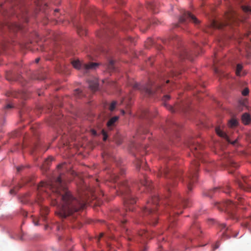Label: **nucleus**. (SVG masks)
<instances>
[{"instance_id": "obj_1", "label": "nucleus", "mask_w": 251, "mask_h": 251, "mask_svg": "<svg viewBox=\"0 0 251 251\" xmlns=\"http://www.w3.org/2000/svg\"><path fill=\"white\" fill-rule=\"evenodd\" d=\"M65 181L62 175L55 180L49 182H41L38 186L39 193L45 191V195L48 192L44 189H48L51 191L50 196L51 204L58 206L56 214L61 218L73 215L84 208L86 200L85 199H78L75 197L66 186Z\"/></svg>"}, {"instance_id": "obj_2", "label": "nucleus", "mask_w": 251, "mask_h": 251, "mask_svg": "<svg viewBox=\"0 0 251 251\" xmlns=\"http://www.w3.org/2000/svg\"><path fill=\"white\" fill-rule=\"evenodd\" d=\"M200 163L198 161H194L191 164L188 174L185 177H181L182 172L180 170L170 169L167 167L163 170V173L165 176L170 175L171 177L170 181L167 186L169 193L171 192V188L174 185H176V182L174 180L175 178L181 179L183 183L187 185L188 191L192 190L193 185L196 182L198 178V168Z\"/></svg>"}, {"instance_id": "obj_3", "label": "nucleus", "mask_w": 251, "mask_h": 251, "mask_svg": "<svg viewBox=\"0 0 251 251\" xmlns=\"http://www.w3.org/2000/svg\"><path fill=\"white\" fill-rule=\"evenodd\" d=\"M241 10L244 15L239 14L232 8H230L225 14V21L219 22L212 21L211 25L213 28L222 29L226 25H231L238 21H242L251 15V7L248 5H242Z\"/></svg>"}, {"instance_id": "obj_4", "label": "nucleus", "mask_w": 251, "mask_h": 251, "mask_svg": "<svg viewBox=\"0 0 251 251\" xmlns=\"http://www.w3.org/2000/svg\"><path fill=\"white\" fill-rule=\"evenodd\" d=\"M14 7L9 11V14H15L17 18H21L25 22H27V10L25 4L20 0L15 2Z\"/></svg>"}, {"instance_id": "obj_5", "label": "nucleus", "mask_w": 251, "mask_h": 251, "mask_svg": "<svg viewBox=\"0 0 251 251\" xmlns=\"http://www.w3.org/2000/svg\"><path fill=\"white\" fill-rule=\"evenodd\" d=\"M210 221L214 222V224L217 225L221 231H223L222 238L225 239H229L231 237H236L238 233L232 235V230L229 227L226 226L224 223H220L219 222L215 221L214 219H211Z\"/></svg>"}, {"instance_id": "obj_6", "label": "nucleus", "mask_w": 251, "mask_h": 251, "mask_svg": "<svg viewBox=\"0 0 251 251\" xmlns=\"http://www.w3.org/2000/svg\"><path fill=\"white\" fill-rule=\"evenodd\" d=\"M192 22L198 25L200 24V21L193 15L188 11L183 10L181 12V16L179 19V24H186L188 22Z\"/></svg>"}, {"instance_id": "obj_7", "label": "nucleus", "mask_w": 251, "mask_h": 251, "mask_svg": "<svg viewBox=\"0 0 251 251\" xmlns=\"http://www.w3.org/2000/svg\"><path fill=\"white\" fill-rule=\"evenodd\" d=\"M72 64L75 68L82 70L86 73L89 70L95 69L99 65V64L97 63H81L78 60L72 61Z\"/></svg>"}, {"instance_id": "obj_8", "label": "nucleus", "mask_w": 251, "mask_h": 251, "mask_svg": "<svg viewBox=\"0 0 251 251\" xmlns=\"http://www.w3.org/2000/svg\"><path fill=\"white\" fill-rule=\"evenodd\" d=\"M187 145L190 148L194 155L199 160L201 159V152L198 151L201 150L203 149V146L196 142L193 138H190L187 141Z\"/></svg>"}, {"instance_id": "obj_9", "label": "nucleus", "mask_w": 251, "mask_h": 251, "mask_svg": "<svg viewBox=\"0 0 251 251\" xmlns=\"http://www.w3.org/2000/svg\"><path fill=\"white\" fill-rule=\"evenodd\" d=\"M189 200L187 199H182L179 198L177 200H175L171 203V205L174 209V213L175 214L179 215L182 213V211H176V210H179L181 207H186L189 206Z\"/></svg>"}, {"instance_id": "obj_10", "label": "nucleus", "mask_w": 251, "mask_h": 251, "mask_svg": "<svg viewBox=\"0 0 251 251\" xmlns=\"http://www.w3.org/2000/svg\"><path fill=\"white\" fill-rule=\"evenodd\" d=\"M160 198L157 196H154L152 198L151 201L147 202V206L144 209L142 207V212L145 211L149 212V213H152L154 214L156 212V207L159 203Z\"/></svg>"}, {"instance_id": "obj_11", "label": "nucleus", "mask_w": 251, "mask_h": 251, "mask_svg": "<svg viewBox=\"0 0 251 251\" xmlns=\"http://www.w3.org/2000/svg\"><path fill=\"white\" fill-rule=\"evenodd\" d=\"M124 205L126 208L129 211H133L134 204L136 202V199L132 194L126 193L124 196Z\"/></svg>"}, {"instance_id": "obj_12", "label": "nucleus", "mask_w": 251, "mask_h": 251, "mask_svg": "<svg viewBox=\"0 0 251 251\" xmlns=\"http://www.w3.org/2000/svg\"><path fill=\"white\" fill-rule=\"evenodd\" d=\"M237 205L236 202H233L230 201H226L225 202L218 203V208L221 210H225L228 213H231Z\"/></svg>"}, {"instance_id": "obj_13", "label": "nucleus", "mask_w": 251, "mask_h": 251, "mask_svg": "<svg viewBox=\"0 0 251 251\" xmlns=\"http://www.w3.org/2000/svg\"><path fill=\"white\" fill-rule=\"evenodd\" d=\"M238 185L241 189L244 190L251 191V181L248 180L246 176L243 177L242 180L239 181Z\"/></svg>"}, {"instance_id": "obj_14", "label": "nucleus", "mask_w": 251, "mask_h": 251, "mask_svg": "<svg viewBox=\"0 0 251 251\" xmlns=\"http://www.w3.org/2000/svg\"><path fill=\"white\" fill-rule=\"evenodd\" d=\"M7 97H12L17 98H21L26 99L27 98V95L25 92L20 91L17 92L15 91H10L6 93Z\"/></svg>"}, {"instance_id": "obj_15", "label": "nucleus", "mask_w": 251, "mask_h": 251, "mask_svg": "<svg viewBox=\"0 0 251 251\" xmlns=\"http://www.w3.org/2000/svg\"><path fill=\"white\" fill-rule=\"evenodd\" d=\"M160 89H161L160 86H157L156 85H151L148 88L144 89L142 88V92L144 91L149 95H152L157 93L158 91H160Z\"/></svg>"}, {"instance_id": "obj_16", "label": "nucleus", "mask_w": 251, "mask_h": 251, "mask_svg": "<svg viewBox=\"0 0 251 251\" xmlns=\"http://www.w3.org/2000/svg\"><path fill=\"white\" fill-rule=\"evenodd\" d=\"M6 28L8 29L10 31L15 32L17 31L21 30L23 28L22 26L17 23H8L6 25Z\"/></svg>"}, {"instance_id": "obj_17", "label": "nucleus", "mask_w": 251, "mask_h": 251, "mask_svg": "<svg viewBox=\"0 0 251 251\" xmlns=\"http://www.w3.org/2000/svg\"><path fill=\"white\" fill-rule=\"evenodd\" d=\"M215 131L216 132V133L220 137H223L225 139H226V140L229 143L232 144V145H235L236 143V140H235L233 142H231L229 137H228V136L226 135V133H225L224 132H223V131H222L221 130V129L219 127H216V128H215Z\"/></svg>"}, {"instance_id": "obj_18", "label": "nucleus", "mask_w": 251, "mask_h": 251, "mask_svg": "<svg viewBox=\"0 0 251 251\" xmlns=\"http://www.w3.org/2000/svg\"><path fill=\"white\" fill-rule=\"evenodd\" d=\"M88 84L90 88L94 91H96L98 89V80L97 78H94L88 80Z\"/></svg>"}, {"instance_id": "obj_19", "label": "nucleus", "mask_w": 251, "mask_h": 251, "mask_svg": "<svg viewBox=\"0 0 251 251\" xmlns=\"http://www.w3.org/2000/svg\"><path fill=\"white\" fill-rule=\"evenodd\" d=\"M119 119L118 116H114L110 118L107 123V126L109 129H111L115 126L116 123Z\"/></svg>"}, {"instance_id": "obj_20", "label": "nucleus", "mask_w": 251, "mask_h": 251, "mask_svg": "<svg viewBox=\"0 0 251 251\" xmlns=\"http://www.w3.org/2000/svg\"><path fill=\"white\" fill-rule=\"evenodd\" d=\"M147 8L151 10L154 13L158 12L157 4L154 2H148L147 3Z\"/></svg>"}, {"instance_id": "obj_21", "label": "nucleus", "mask_w": 251, "mask_h": 251, "mask_svg": "<svg viewBox=\"0 0 251 251\" xmlns=\"http://www.w3.org/2000/svg\"><path fill=\"white\" fill-rule=\"evenodd\" d=\"M219 190V188H214L212 190H209L204 191L203 192V195L204 196L211 198L213 196L214 194L218 191Z\"/></svg>"}, {"instance_id": "obj_22", "label": "nucleus", "mask_w": 251, "mask_h": 251, "mask_svg": "<svg viewBox=\"0 0 251 251\" xmlns=\"http://www.w3.org/2000/svg\"><path fill=\"white\" fill-rule=\"evenodd\" d=\"M200 229V225L197 223H194L193 225L191 227V232L195 234H199V232H201L199 231Z\"/></svg>"}, {"instance_id": "obj_23", "label": "nucleus", "mask_w": 251, "mask_h": 251, "mask_svg": "<svg viewBox=\"0 0 251 251\" xmlns=\"http://www.w3.org/2000/svg\"><path fill=\"white\" fill-rule=\"evenodd\" d=\"M180 57L181 59H185L187 58L190 60H191V57H190V53L188 50H187L186 49H183V50L181 51V52L180 54Z\"/></svg>"}, {"instance_id": "obj_24", "label": "nucleus", "mask_w": 251, "mask_h": 251, "mask_svg": "<svg viewBox=\"0 0 251 251\" xmlns=\"http://www.w3.org/2000/svg\"><path fill=\"white\" fill-rule=\"evenodd\" d=\"M242 120L244 124H249L251 121L250 115L247 113H244L242 116Z\"/></svg>"}, {"instance_id": "obj_25", "label": "nucleus", "mask_w": 251, "mask_h": 251, "mask_svg": "<svg viewBox=\"0 0 251 251\" xmlns=\"http://www.w3.org/2000/svg\"><path fill=\"white\" fill-rule=\"evenodd\" d=\"M170 96L169 95H165L164 96L162 100L163 101H164V106H166V107H167L170 110H171L172 112H175V109H174V108H173L172 106L171 105H168L167 103H166V100H168L170 99Z\"/></svg>"}, {"instance_id": "obj_26", "label": "nucleus", "mask_w": 251, "mask_h": 251, "mask_svg": "<svg viewBox=\"0 0 251 251\" xmlns=\"http://www.w3.org/2000/svg\"><path fill=\"white\" fill-rule=\"evenodd\" d=\"M119 178L116 171H113L109 176V181L111 182H116Z\"/></svg>"}, {"instance_id": "obj_27", "label": "nucleus", "mask_w": 251, "mask_h": 251, "mask_svg": "<svg viewBox=\"0 0 251 251\" xmlns=\"http://www.w3.org/2000/svg\"><path fill=\"white\" fill-rule=\"evenodd\" d=\"M106 67L109 71H113L115 68L114 60H113L112 59H110L108 61V62L106 65Z\"/></svg>"}, {"instance_id": "obj_28", "label": "nucleus", "mask_w": 251, "mask_h": 251, "mask_svg": "<svg viewBox=\"0 0 251 251\" xmlns=\"http://www.w3.org/2000/svg\"><path fill=\"white\" fill-rule=\"evenodd\" d=\"M76 26L77 32L80 35H83L86 33L85 29L81 25H77Z\"/></svg>"}, {"instance_id": "obj_29", "label": "nucleus", "mask_w": 251, "mask_h": 251, "mask_svg": "<svg viewBox=\"0 0 251 251\" xmlns=\"http://www.w3.org/2000/svg\"><path fill=\"white\" fill-rule=\"evenodd\" d=\"M237 121L234 118L231 119L228 122L229 126L232 127L236 126L237 125Z\"/></svg>"}, {"instance_id": "obj_30", "label": "nucleus", "mask_w": 251, "mask_h": 251, "mask_svg": "<svg viewBox=\"0 0 251 251\" xmlns=\"http://www.w3.org/2000/svg\"><path fill=\"white\" fill-rule=\"evenodd\" d=\"M153 40L152 39L149 38L145 42V47L146 48H148L153 44Z\"/></svg>"}, {"instance_id": "obj_31", "label": "nucleus", "mask_w": 251, "mask_h": 251, "mask_svg": "<svg viewBox=\"0 0 251 251\" xmlns=\"http://www.w3.org/2000/svg\"><path fill=\"white\" fill-rule=\"evenodd\" d=\"M243 68V66L241 64H238L236 68V74L237 75H240L241 71Z\"/></svg>"}, {"instance_id": "obj_32", "label": "nucleus", "mask_w": 251, "mask_h": 251, "mask_svg": "<svg viewBox=\"0 0 251 251\" xmlns=\"http://www.w3.org/2000/svg\"><path fill=\"white\" fill-rule=\"evenodd\" d=\"M117 102L116 101H112L109 105V109L110 111H113L116 106Z\"/></svg>"}, {"instance_id": "obj_33", "label": "nucleus", "mask_w": 251, "mask_h": 251, "mask_svg": "<svg viewBox=\"0 0 251 251\" xmlns=\"http://www.w3.org/2000/svg\"><path fill=\"white\" fill-rule=\"evenodd\" d=\"M22 187L21 185H19L18 186L15 187L14 188L12 189L10 191V193L11 194H14L16 193V191L19 190V188Z\"/></svg>"}, {"instance_id": "obj_34", "label": "nucleus", "mask_w": 251, "mask_h": 251, "mask_svg": "<svg viewBox=\"0 0 251 251\" xmlns=\"http://www.w3.org/2000/svg\"><path fill=\"white\" fill-rule=\"evenodd\" d=\"M115 143L118 145H121L122 143V142H123L122 139L120 136H117V137H116L115 139Z\"/></svg>"}, {"instance_id": "obj_35", "label": "nucleus", "mask_w": 251, "mask_h": 251, "mask_svg": "<svg viewBox=\"0 0 251 251\" xmlns=\"http://www.w3.org/2000/svg\"><path fill=\"white\" fill-rule=\"evenodd\" d=\"M43 198L42 196H39V195L38 196L37 199L36 200L35 202L37 203L40 206L41 204V202L43 200Z\"/></svg>"}, {"instance_id": "obj_36", "label": "nucleus", "mask_w": 251, "mask_h": 251, "mask_svg": "<svg viewBox=\"0 0 251 251\" xmlns=\"http://www.w3.org/2000/svg\"><path fill=\"white\" fill-rule=\"evenodd\" d=\"M125 188V189H126L127 188V186H126V185H123V186H119V191H120V193L122 194V195H125L124 194V189Z\"/></svg>"}, {"instance_id": "obj_37", "label": "nucleus", "mask_w": 251, "mask_h": 251, "mask_svg": "<svg viewBox=\"0 0 251 251\" xmlns=\"http://www.w3.org/2000/svg\"><path fill=\"white\" fill-rule=\"evenodd\" d=\"M249 93V90L248 88H245L242 92V94L243 96H247Z\"/></svg>"}, {"instance_id": "obj_38", "label": "nucleus", "mask_w": 251, "mask_h": 251, "mask_svg": "<svg viewBox=\"0 0 251 251\" xmlns=\"http://www.w3.org/2000/svg\"><path fill=\"white\" fill-rule=\"evenodd\" d=\"M108 30H104L102 31V32H101V35L100 34H98V36H100V37H101L102 36H107V34H108Z\"/></svg>"}, {"instance_id": "obj_39", "label": "nucleus", "mask_w": 251, "mask_h": 251, "mask_svg": "<svg viewBox=\"0 0 251 251\" xmlns=\"http://www.w3.org/2000/svg\"><path fill=\"white\" fill-rule=\"evenodd\" d=\"M82 92L78 89H76L75 91V95L77 96L78 97L81 96Z\"/></svg>"}, {"instance_id": "obj_40", "label": "nucleus", "mask_w": 251, "mask_h": 251, "mask_svg": "<svg viewBox=\"0 0 251 251\" xmlns=\"http://www.w3.org/2000/svg\"><path fill=\"white\" fill-rule=\"evenodd\" d=\"M144 230L142 229V238L143 237H146L147 238H149V233H147V232L146 231H145L144 232H143Z\"/></svg>"}, {"instance_id": "obj_41", "label": "nucleus", "mask_w": 251, "mask_h": 251, "mask_svg": "<svg viewBox=\"0 0 251 251\" xmlns=\"http://www.w3.org/2000/svg\"><path fill=\"white\" fill-rule=\"evenodd\" d=\"M103 140L106 141L107 139L108 135L104 130H102Z\"/></svg>"}, {"instance_id": "obj_42", "label": "nucleus", "mask_w": 251, "mask_h": 251, "mask_svg": "<svg viewBox=\"0 0 251 251\" xmlns=\"http://www.w3.org/2000/svg\"><path fill=\"white\" fill-rule=\"evenodd\" d=\"M229 190H230L229 186H227L226 188H223V191L224 192H225L226 193H229Z\"/></svg>"}, {"instance_id": "obj_43", "label": "nucleus", "mask_w": 251, "mask_h": 251, "mask_svg": "<svg viewBox=\"0 0 251 251\" xmlns=\"http://www.w3.org/2000/svg\"><path fill=\"white\" fill-rule=\"evenodd\" d=\"M220 246V243L219 242H217L216 244L213 247V250H215L217 249H218Z\"/></svg>"}, {"instance_id": "obj_44", "label": "nucleus", "mask_w": 251, "mask_h": 251, "mask_svg": "<svg viewBox=\"0 0 251 251\" xmlns=\"http://www.w3.org/2000/svg\"><path fill=\"white\" fill-rule=\"evenodd\" d=\"M48 209L47 208H45L44 212H43L42 213V215L44 216H45L46 215L48 214Z\"/></svg>"}, {"instance_id": "obj_45", "label": "nucleus", "mask_w": 251, "mask_h": 251, "mask_svg": "<svg viewBox=\"0 0 251 251\" xmlns=\"http://www.w3.org/2000/svg\"><path fill=\"white\" fill-rule=\"evenodd\" d=\"M136 168L137 169H140V161L139 160H137L136 163Z\"/></svg>"}, {"instance_id": "obj_46", "label": "nucleus", "mask_w": 251, "mask_h": 251, "mask_svg": "<svg viewBox=\"0 0 251 251\" xmlns=\"http://www.w3.org/2000/svg\"><path fill=\"white\" fill-rule=\"evenodd\" d=\"M13 105H12V104H11L9 103V104H7L5 106V109H11V108H13Z\"/></svg>"}, {"instance_id": "obj_47", "label": "nucleus", "mask_w": 251, "mask_h": 251, "mask_svg": "<svg viewBox=\"0 0 251 251\" xmlns=\"http://www.w3.org/2000/svg\"><path fill=\"white\" fill-rule=\"evenodd\" d=\"M6 79L9 81L16 80V79L14 77L9 76L8 75H6Z\"/></svg>"}, {"instance_id": "obj_48", "label": "nucleus", "mask_w": 251, "mask_h": 251, "mask_svg": "<svg viewBox=\"0 0 251 251\" xmlns=\"http://www.w3.org/2000/svg\"><path fill=\"white\" fill-rule=\"evenodd\" d=\"M215 58L213 59V63H214V65H216V64L218 63V60L217 59V56L216 55V54H215Z\"/></svg>"}, {"instance_id": "obj_49", "label": "nucleus", "mask_w": 251, "mask_h": 251, "mask_svg": "<svg viewBox=\"0 0 251 251\" xmlns=\"http://www.w3.org/2000/svg\"><path fill=\"white\" fill-rule=\"evenodd\" d=\"M243 199L240 197H239L238 198V203H241V204H242L243 203Z\"/></svg>"}, {"instance_id": "obj_50", "label": "nucleus", "mask_w": 251, "mask_h": 251, "mask_svg": "<svg viewBox=\"0 0 251 251\" xmlns=\"http://www.w3.org/2000/svg\"><path fill=\"white\" fill-rule=\"evenodd\" d=\"M5 48V45L3 44H0V52L1 50H4Z\"/></svg>"}, {"instance_id": "obj_51", "label": "nucleus", "mask_w": 251, "mask_h": 251, "mask_svg": "<svg viewBox=\"0 0 251 251\" xmlns=\"http://www.w3.org/2000/svg\"><path fill=\"white\" fill-rule=\"evenodd\" d=\"M148 249V247L147 245H145L144 247L142 246V251H146Z\"/></svg>"}, {"instance_id": "obj_52", "label": "nucleus", "mask_w": 251, "mask_h": 251, "mask_svg": "<svg viewBox=\"0 0 251 251\" xmlns=\"http://www.w3.org/2000/svg\"><path fill=\"white\" fill-rule=\"evenodd\" d=\"M24 168V166H19L17 168V171L18 172H20Z\"/></svg>"}, {"instance_id": "obj_53", "label": "nucleus", "mask_w": 251, "mask_h": 251, "mask_svg": "<svg viewBox=\"0 0 251 251\" xmlns=\"http://www.w3.org/2000/svg\"><path fill=\"white\" fill-rule=\"evenodd\" d=\"M245 45L248 49H251V46L250 45V43H245Z\"/></svg>"}, {"instance_id": "obj_54", "label": "nucleus", "mask_w": 251, "mask_h": 251, "mask_svg": "<svg viewBox=\"0 0 251 251\" xmlns=\"http://www.w3.org/2000/svg\"><path fill=\"white\" fill-rule=\"evenodd\" d=\"M33 223H34V225L35 226H38V221H36V219H33Z\"/></svg>"}, {"instance_id": "obj_55", "label": "nucleus", "mask_w": 251, "mask_h": 251, "mask_svg": "<svg viewBox=\"0 0 251 251\" xmlns=\"http://www.w3.org/2000/svg\"><path fill=\"white\" fill-rule=\"evenodd\" d=\"M153 218L155 219V221L154 222H153L152 224H153V225H155L156 224V215H155L154 216V217H153Z\"/></svg>"}, {"instance_id": "obj_56", "label": "nucleus", "mask_w": 251, "mask_h": 251, "mask_svg": "<svg viewBox=\"0 0 251 251\" xmlns=\"http://www.w3.org/2000/svg\"><path fill=\"white\" fill-rule=\"evenodd\" d=\"M128 40L130 41V42H134V39L131 37H129Z\"/></svg>"}, {"instance_id": "obj_57", "label": "nucleus", "mask_w": 251, "mask_h": 251, "mask_svg": "<svg viewBox=\"0 0 251 251\" xmlns=\"http://www.w3.org/2000/svg\"><path fill=\"white\" fill-rule=\"evenodd\" d=\"M49 160H50V161H51L52 159H50V158H49V159H47L46 161H45V163H47V164H48V162L49 161Z\"/></svg>"}, {"instance_id": "obj_58", "label": "nucleus", "mask_w": 251, "mask_h": 251, "mask_svg": "<svg viewBox=\"0 0 251 251\" xmlns=\"http://www.w3.org/2000/svg\"><path fill=\"white\" fill-rule=\"evenodd\" d=\"M124 173H125L124 170L123 169H121V175H122L124 174Z\"/></svg>"}, {"instance_id": "obj_59", "label": "nucleus", "mask_w": 251, "mask_h": 251, "mask_svg": "<svg viewBox=\"0 0 251 251\" xmlns=\"http://www.w3.org/2000/svg\"><path fill=\"white\" fill-rule=\"evenodd\" d=\"M250 34V32H248L247 33H246V34H244V36H248L249 35V34Z\"/></svg>"}, {"instance_id": "obj_60", "label": "nucleus", "mask_w": 251, "mask_h": 251, "mask_svg": "<svg viewBox=\"0 0 251 251\" xmlns=\"http://www.w3.org/2000/svg\"><path fill=\"white\" fill-rule=\"evenodd\" d=\"M177 75V73H175L174 72L171 74V75Z\"/></svg>"}, {"instance_id": "obj_61", "label": "nucleus", "mask_w": 251, "mask_h": 251, "mask_svg": "<svg viewBox=\"0 0 251 251\" xmlns=\"http://www.w3.org/2000/svg\"><path fill=\"white\" fill-rule=\"evenodd\" d=\"M126 220H123L122 221H121V223H122V224H124L125 223H126Z\"/></svg>"}, {"instance_id": "obj_62", "label": "nucleus", "mask_w": 251, "mask_h": 251, "mask_svg": "<svg viewBox=\"0 0 251 251\" xmlns=\"http://www.w3.org/2000/svg\"><path fill=\"white\" fill-rule=\"evenodd\" d=\"M39 60H40V59L39 58H36V60H35V62L36 63H38L39 61Z\"/></svg>"}, {"instance_id": "obj_63", "label": "nucleus", "mask_w": 251, "mask_h": 251, "mask_svg": "<svg viewBox=\"0 0 251 251\" xmlns=\"http://www.w3.org/2000/svg\"><path fill=\"white\" fill-rule=\"evenodd\" d=\"M103 236V233H100V238L102 237Z\"/></svg>"}, {"instance_id": "obj_64", "label": "nucleus", "mask_w": 251, "mask_h": 251, "mask_svg": "<svg viewBox=\"0 0 251 251\" xmlns=\"http://www.w3.org/2000/svg\"><path fill=\"white\" fill-rule=\"evenodd\" d=\"M111 159H112V160H113V161H115V158L112 157L111 158Z\"/></svg>"}]
</instances>
